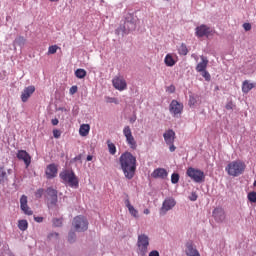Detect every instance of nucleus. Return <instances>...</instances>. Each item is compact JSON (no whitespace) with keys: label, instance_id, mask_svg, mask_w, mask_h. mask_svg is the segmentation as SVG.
Listing matches in <instances>:
<instances>
[{"label":"nucleus","instance_id":"nucleus-1","mask_svg":"<svg viewBox=\"0 0 256 256\" xmlns=\"http://www.w3.org/2000/svg\"><path fill=\"white\" fill-rule=\"evenodd\" d=\"M120 168L126 179H133L137 171V158L131 152H124L119 157Z\"/></svg>","mask_w":256,"mask_h":256},{"label":"nucleus","instance_id":"nucleus-2","mask_svg":"<svg viewBox=\"0 0 256 256\" xmlns=\"http://www.w3.org/2000/svg\"><path fill=\"white\" fill-rule=\"evenodd\" d=\"M59 177L64 185H68L72 189H79V178L73 170H64L60 172Z\"/></svg>","mask_w":256,"mask_h":256},{"label":"nucleus","instance_id":"nucleus-3","mask_svg":"<svg viewBox=\"0 0 256 256\" xmlns=\"http://www.w3.org/2000/svg\"><path fill=\"white\" fill-rule=\"evenodd\" d=\"M247 165H245V162L241 160H236L230 162L226 168L225 171L230 175L231 177H239V175H243L245 173Z\"/></svg>","mask_w":256,"mask_h":256},{"label":"nucleus","instance_id":"nucleus-4","mask_svg":"<svg viewBox=\"0 0 256 256\" xmlns=\"http://www.w3.org/2000/svg\"><path fill=\"white\" fill-rule=\"evenodd\" d=\"M137 28V20L133 17V14H128L124 22V26L116 30V33L120 34L121 31L124 35H127L130 31H135Z\"/></svg>","mask_w":256,"mask_h":256},{"label":"nucleus","instance_id":"nucleus-5","mask_svg":"<svg viewBox=\"0 0 256 256\" xmlns=\"http://www.w3.org/2000/svg\"><path fill=\"white\" fill-rule=\"evenodd\" d=\"M72 226L78 233H83V231H87V229H89V221H87L85 216L79 215L74 217Z\"/></svg>","mask_w":256,"mask_h":256},{"label":"nucleus","instance_id":"nucleus-6","mask_svg":"<svg viewBox=\"0 0 256 256\" xmlns=\"http://www.w3.org/2000/svg\"><path fill=\"white\" fill-rule=\"evenodd\" d=\"M138 255L145 256L149 251V236L141 234L137 241Z\"/></svg>","mask_w":256,"mask_h":256},{"label":"nucleus","instance_id":"nucleus-7","mask_svg":"<svg viewBox=\"0 0 256 256\" xmlns=\"http://www.w3.org/2000/svg\"><path fill=\"white\" fill-rule=\"evenodd\" d=\"M186 174L190 179H193L195 183H202V181H205V173L199 169L189 167Z\"/></svg>","mask_w":256,"mask_h":256},{"label":"nucleus","instance_id":"nucleus-8","mask_svg":"<svg viewBox=\"0 0 256 256\" xmlns=\"http://www.w3.org/2000/svg\"><path fill=\"white\" fill-rule=\"evenodd\" d=\"M123 135L126 139L127 145L130 147V149H137V140H135V137L133 136V132L131 131V127L125 126L123 128Z\"/></svg>","mask_w":256,"mask_h":256},{"label":"nucleus","instance_id":"nucleus-9","mask_svg":"<svg viewBox=\"0 0 256 256\" xmlns=\"http://www.w3.org/2000/svg\"><path fill=\"white\" fill-rule=\"evenodd\" d=\"M164 141L166 143V145L169 146V151L171 153H174V151L177 149V147H175V131L169 129L167 130L164 134Z\"/></svg>","mask_w":256,"mask_h":256},{"label":"nucleus","instance_id":"nucleus-10","mask_svg":"<svg viewBox=\"0 0 256 256\" xmlns=\"http://www.w3.org/2000/svg\"><path fill=\"white\" fill-rule=\"evenodd\" d=\"M215 34V30L211 29V27L202 24L196 27L195 35L196 37H211V35Z\"/></svg>","mask_w":256,"mask_h":256},{"label":"nucleus","instance_id":"nucleus-11","mask_svg":"<svg viewBox=\"0 0 256 256\" xmlns=\"http://www.w3.org/2000/svg\"><path fill=\"white\" fill-rule=\"evenodd\" d=\"M112 85L117 91H125L127 89V81L123 76H115L112 79Z\"/></svg>","mask_w":256,"mask_h":256},{"label":"nucleus","instance_id":"nucleus-12","mask_svg":"<svg viewBox=\"0 0 256 256\" xmlns=\"http://www.w3.org/2000/svg\"><path fill=\"white\" fill-rule=\"evenodd\" d=\"M175 205H177L175 199L166 198L162 203V207L160 208V215H167V212L171 211Z\"/></svg>","mask_w":256,"mask_h":256},{"label":"nucleus","instance_id":"nucleus-13","mask_svg":"<svg viewBox=\"0 0 256 256\" xmlns=\"http://www.w3.org/2000/svg\"><path fill=\"white\" fill-rule=\"evenodd\" d=\"M169 111L171 115L177 117L178 115H181V113H183V104L179 103V101L177 100H172L169 105Z\"/></svg>","mask_w":256,"mask_h":256},{"label":"nucleus","instance_id":"nucleus-14","mask_svg":"<svg viewBox=\"0 0 256 256\" xmlns=\"http://www.w3.org/2000/svg\"><path fill=\"white\" fill-rule=\"evenodd\" d=\"M33 93H35V86L30 85L25 87L20 95L22 103H27L31 95H33Z\"/></svg>","mask_w":256,"mask_h":256},{"label":"nucleus","instance_id":"nucleus-15","mask_svg":"<svg viewBox=\"0 0 256 256\" xmlns=\"http://www.w3.org/2000/svg\"><path fill=\"white\" fill-rule=\"evenodd\" d=\"M16 157L19 159V161L24 162L26 169L29 168V165H31V155H29L27 151L18 150Z\"/></svg>","mask_w":256,"mask_h":256},{"label":"nucleus","instance_id":"nucleus-16","mask_svg":"<svg viewBox=\"0 0 256 256\" xmlns=\"http://www.w3.org/2000/svg\"><path fill=\"white\" fill-rule=\"evenodd\" d=\"M58 171H59V168L57 167V165L55 163L49 164L45 170L46 178L47 179H55V177H57Z\"/></svg>","mask_w":256,"mask_h":256},{"label":"nucleus","instance_id":"nucleus-17","mask_svg":"<svg viewBox=\"0 0 256 256\" xmlns=\"http://www.w3.org/2000/svg\"><path fill=\"white\" fill-rule=\"evenodd\" d=\"M185 254L187 256H201V254L199 253V250H197V248H195V246H193V242L189 241L185 244Z\"/></svg>","mask_w":256,"mask_h":256},{"label":"nucleus","instance_id":"nucleus-18","mask_svg":"<svg viewBox=\"0 0 256 256\" xmlns=\"http://www.w3.org/2000/svg\"><path fill=\"white\" fill-rule=\"evenodd\" d=\"M20 209L23 211L25 215H33L31 208L27 205V196L22 195L20 198Z\"/></svg>","mask_w":256,"mask_h":256},{"label":"nucleus","instance_id":"nucleus-19","mask_svg":"<svg viewBox=\"0 0 256 256\" xmlns=\"http://www.w3.org/2000/svg\"><path fill=\"white\" fill-rule=\"evenodd\" d=\"M168 175L169 173L165 168H157L151 174L153 179H165Z\"/></svg>","mask_w":256,"mask_h":256},{"label":"nucleus","instance_id":"nucleus-20","mask_svg":"<svg viewBox=\"0 0 256 256\" xmlns=\"http://www.w3.org/2000/svg\"><path fill=\"white\" fill-rule=\"evenodd\" d=\"M212 215L217 223H223L225 220V210L223 208L214 209Z\"/></svg>","mask_w":256,"mask_h":256},{"label":"nucleus","instance_id":"nucleus-21","mask_svg":"<svg viewBox=\"0 0 256 256\" xmlns=\"http://www.w3.org/2000/svg\"><path fill=\"white\" fill-rule=\"evenodd\" d=\"M201 62H199L196 66L197 73H202L203 71H207V65H209V60L205 56H201Z\"/></svg>","mask_w":256,"mask_h":256},{"label":"nucleus","instance_id":"nucleus-22","mask_svg":"<svg viewBox=\"0 0 256 256\" xmlns=\"http://www.w3.org/2000/svg\"><path fill=\"white\" fill-rule=\"evenodd\" d=\"M46 193L48 197H50V205H57V190L53 189L52 187L47 188Z\"/></svg>","mask_w":256,"mask_h":256},{"label":"nucleus","instance_id":"nucleus-23","mask_svg":"<svg viewBox=\"0 0 256 256\" xmlns=\"http://www.w3.org/2000/svg\"><path fill=\"white\" fill-rule=\"evenodd\" d=\"M130 215H132V217H135L136 219L139 217V211H137V209H135V207H133V205H131V201L129 200V198H127L124 201Z\"/></svg>","mask_w":256,"mask_h":256},{"label":"nucleus","instance_id":"nucleus-24","mask_svg":"<svg viewBox=\"0 0 256 256\" xmlns=\"http://www.w3.org/2000/svg\"><path fill=\"white\" fill-rule=\"evenodd\" d=\"M89 131H91V126L89 124H82L79 129V135L81 137H87Z\"/></svg>","mask_w":256,"mask_h":256},{"label":"nucleus","instance_id":"nucleus-25","mask_svg":"<svg viewBox=\"0 0 256 256\" xmlns=\"http://www.w3.org/2000/svg\"><path fill=\"white\" fill-rule=\"evenodd\" d=\"M164 63L166 67H173L177 61L173 58V55L167 54L164 58Z\"/></svg>","mask_w":256,"mask_h":256},{"label":"nucleus","instance_id":"nucleus-26","mask_svg":"<svg viewBox=\"0 0 256 256\" xmlns=\"http://www.w3.org/2000/svg\"><path fill=\"white\" fill-rule=\"evenodd\" d=\"M25 43H27V39H25V37L23 36H18L13 41V46L15 47L16 45H18V47H24Z\"/></svg>","mask_w":256,"mask_h":256},{"label":"nucleus","instance_id":"nucleus-27","mask_svg":"<svg viewBox=\"0 0 256 256\" xmlns=\"http://www.w3.org/2000/svg\"><path fill=\"white\" fill-rule=\"evenodd\" d=\"M254 87H255V84L249 83V80H245L242 84V91L244 93H249V91H251V89H253Z\"/></svg>","mask_w":256,"mask_h":256},{"label":"nucleus","instance_id":"nucleus-28","mask_svg":"<svg viewBox=\"0 0 256 256\" xmlns=\"http://www.w3.org/2000/svg\"><path fill=\"white\" fill-rule=\"evenodd\" d=\"M18 229H20V231H27V229H29V222H27V220H19Z\"/></svg>","mask_w":256,"mask_h":256},{"label":"nucleus","instance_id":"nucleus-29","mask_svg":"<svg viewBox=\"0 0 256 256\" xmlns=\"http://www.w3.org/2000/svg\"><path fill=\"white\" fill-rule=\"evenodd\" d=\"M75 75L78 79H85V77H87V71H85V69H77L75 71Z\"/></svg>","mask_w":256,"mask_h":256},{"label":"nucleus","instance_id":"nucleus-30","mask_svg":"<svg viewBox=\"0 0 256 256\" xmlns=\"http://www.w3.org/2000/svg\"><path fill=\"white\" fill-rule=\"evenodd\" d=\"M178 53L179 55H187V53H189V49L187 48V45H185V43H182L179 47H178Z\"/></svg>","mask_w":256,"mask_h":256},{"label":"nucleus","instance_id":"nucleus-31","mask_svg":"<svg viewBox=\"0 0 256 256\" xmlns=\"http://www.w3.org/2000/svg\"><path fill=\"white\" fill-rule=\"evenodd\" d=\"M197 101H199V96L190 95L189 96V106L195 107L197 105Z\"/></svg>","mask_w":256,"mask_h":256},{"label":"nucleus","instance_id":"nucleus-32","mask_svg":"<svg viewBox=\"0 0 256 256\" xmlns=\"http://www.w3.org/2000/svg\"><path fill=\"white\" fill-rule=\"evenodd\" d=\"M7 181V172L4 167H0V183Z\"/></svg>","mask_w":256,"mask_h":256},{"label":"nucleus","instance_id":"nucleus-33","mask_svg":"<svg viewBox=\"0 0 256 256\" xmlns=\"http://www.w3.org/2000/svg\"><path fill=\"white\" fill-rule=\"evenodd\" d=\"M107 143L110 155H115V153H117V147L115 144L111 143V141H108Z\"/></svg>","mask_w":256,"mask_h":256},{"label":"nucleus","instance_id":"nucleus-34","mask_svg":"<svg viewBox=\"0 0 256 256\" xmlns=\"http://www.w3.org/2000/svg\"><path fill=\"white\" fill-rule=\"evenodd\" d=\"M57 49H59V46L57 45L49 46L48 55H55V53H57Z\"/></svg>","mask_w":256,"mask_h":256},{"label":"nucleus","instance_id":"nucleus-35","mask_svg":"<svg viewBox=\"0 0 256 256\" xmlns=\"http://www.w3.org/2000/svg\"><path fill=\"white\" fill-rule=\"evenodd\" d=\"M52 223H53L54 227H61L63 225V219L54 218Z\"/></svg>","mask_w":256,"mask_h":256},{"label":"nucleus","instance_id":"nucleus-36","mask_svg":"<svg viewBox=\"0 0 256 256\" xmlns=\"http://www.w3.org/2000/svg\"><path fill=\"white\" fill-rule=\"evenodd\" d=\"M248 200L250 203H256V192H250L248 194Z\"/></svg>","mask_w":256,"mask_h":256},{"label":"nucleus","instance_id":"nucleus-37","mask_svg":"<svg viewBox=\"0 0 256 256\" xmlns=\"http://www.w3.org/2000/svg\"><path fill=\"white\" fill-rule=\"evenodd\" d=\"M171 183H173L174 185L179 183V174L173 173L171 175Z\"/></svg>","mask_w":256,"mask_h":256},{"label":"nucleus","instance_id":"nucleus-38","mask_svg":"<svg viewBox=\"0 0 256 256\" xmlns=\"http://www.w3.org/2000/svg\"><path fill=\"white\" fill-rule=\"evenodd\" d=\"M43 193H45V190H43V188H40V189H38V190L36 191L35 197H36L37 199H41V197H43Z\"/></svg>","mask_w":256,"mask_h":256},{"label":"nucleus","instance_id":"nucleus-39","mask_svg":"<svg viewBox=\"0 0 256 256\" xmlns=\"http://www.w3.org/2000/svg\"><path fill=\"white\" fill-rule=\"evenodd\" d=\"M202 77H204L206 81H211V74H209L207 70L202 71Z\"/></svg>","mask_w":256,"mask_h":256},{"label":"nucleus","instance_id":"nucleus-40","mask_svg":"<svg viewBox=\"0 0 256 256\" xmlns=\"http://www.w3.org/2000/svg\"><path fill=\"white\" fill-rule=\"evenodd\" d=\"M53 136H54L55 139H59V137H61V130L54 129L53 130Z\"/></svg>","mask_w":256,"mask_h":256},{"label":"nucleus","instance_id":"nucleus-41","mask_svg":"<svg viewBox=\"0 0 256 256\" xmlns=\"http://www.w3.org/2000/svg\"><path fill=\"white\" fill-rule=\"evenodd\" d=\"M75 237H76L75 232H70L68 235V241L70 243H73V241H75Z\"/></svg>","mask_w":256,"mask_h":256},{"label":"nucleus","instance_id":"nucleus-42","mask_svg":"<svg viewBox=\"0 0 256 256\" xmlns=\"http://www.w3.org/2000/svg\"><path fill=\"white\" fill-rule=\"evenodd\" d=\"M77 91H78L77 86H72L69 90V93H70V95H75V93H77Z\"/></svg>","mask_w":256,"mask_h":256},{"label":"nucleus","instance_id":"nucleus-43","mask_svg":"<svg viewBox=\"0 0 256 256\" xmlns=\"http://www.w3.org/2000/svg\"><path fill=\"white\" fill-rule=\"evenodd\" d=\"M243 29L245 31H251V24L250 23H244L243 24Z\"/></svg>","mask_w":256,"mask_h":256},{"label":"nucleus","instance_id":"nucleus-44","mask_svg":"<svg viewBox=\"0 0 256 256\" xmlns=\"http://www.w3.org/2000/svg\"><path fill=\"white\" fill-rule=\"evenodd\" d=\"M53 237H56V239H58L59 238V233L54 232V233H51V234L48 235L49 239H53Z\"/></svg>","mask_w":256,"mask_h":256},{"label":"nucleus","instance_id":"nucleus-45","mask_svg":"<svg viewBox=\"0 0 256 256\" xmlns=\"http://www.w3.org/2000/svg\"><path fill=\"white\" fill-rule=\"evenodd\" d=\"M34 221H36V223H43V217H41V216H35V217H34Z\"/></svg>","mask_w":256,"mask_h":256},{"label":"nucleus","instance_id":"nucleus-46","mask_svg":"<svg viewBox=\"0 0 256 256\" xmlns=\"http://www.w3.org/2000/svg\"><path fill=\"white\" fill-rule=\"evenodd\" d=\"M190 201H197V194L195 192L191 194Z\"/></svg>","mask_w":256,"mask_h":256},{"label":"nucleus","instance_id":"nucleus-47","mask_svg":"<svg viewBox=\"0 0 256 256\" xmlns=\"http://www.w3.org/2000/svg\"><path fill=\"white\" fill-rule=\"evenodd\" d=\"M149 256H159V251L153 250L149 253Z\"/></svg>","mask_w":256,"mask_h":256},{"label":"nucleus","instance_id":"nucleus-48","mask_svg":"<svg viewBox=\"0 0 256 256\" xmlns=\"http://www.w3.org/2000/svg\"><path fill=\"white\" fill-rule=\"evenodd\" d=\"M226 109L227 111H231V109H233V103L229 102L228 104H226Z\"/></svg>","mask_w":256,"mask_h":256},{"label":"nucleus","instance_id":"nucleus-49","mask_svg":"<svg viewBox=\"0 0 256 256\" xmlns=\"http://www.w3.org/2000/svg\"><path fill=\"white\" fill-rule=\"evenodd\" d=\"M109 103H115V105H118L119 101L116 98H110Z\"/></svg>","mask_w":256,"mask_h":256},{"label":"nucleus","instance_id":"nucleus-50","mask_svg":"<svg viewBox=\"0 0 256 256\" xmlns=\"http://www.w3.org/2000/svg\"><path fill=\"white\" fill-rule=\"evenodd\" d=\"M52 125H59V120L57 118L51 120Z\"/></svg>","mask_w":256,"mask_h":256},{"label":"nucleus","instance_id":"nucleus-51","mask_svg":"<svg viewBox=\"0 0 256 256\" xmlns=\"http://www.w3.org/2000/svg\"><path fill=\"white\" fill-rule=\"evenodd\" d=\"M87 161H93V156L92 155H88L86 158Z\"/></svg>","mask_w":256,"mask_h":256},{"label":"nucleus","instance_id":"nucleus-52","mask_svg":"<svg viewBox=\"0 0 256 256\" xmlns=\"http://www.w3.org/2000/svg\"><path fill=\"white\" fill-rule=\"evenodd\" d=\"M149 213H151V211L149 209H144V215H149Z\"/></svg>","mask_w":256,"mask_h":256},{"label":"nucleus","instance_id":"nucleus-53","mask_svg":"<svg viewBox=\"0 0 256 256\" xmlns=\"http://www.w3.org/2000/svg\"><path fill=\"white\" fill-rule=\"evenodd\" d=\"M51 3H57L59 0H49Z\"/></svg>","mask_w":256,"mask_h":256},{"label":"nucleus","instance_id":"nucleus-54","mask_svg":"<svg viewBox=\"0 0 256 256\" xmlns=\"http://www.w3.org/2000/svg\"><path fill=\"white\" fill-rule=\"evenodd\" d=\"M59 111H67L65 108H59Z\"/></svg>","mask_w":256,"mask_h":256},{"label":"nucleus","instance_id":"nucleus-55","mask_svg":"<svg viewBox=\"0 0 256 256\" xmlns=\"http://www.w3.org/2000/svg\"><path fill=\"white\" fill-rule=\"evenodd\" d=\"M173 91H175V87L172 86V90H171V93H173Z\"/></svg>","mask_w":256,"mask_h":256},{"label":"nucleus","instance_id":"nucleus-56","mask_svg":"<svg viewBox=\"0 0 256 256\" xmlns=\"http://www.w3.org/2000/svg\"><path fill=\"white\" fill-rule=\"evenodd\" d=\"M8 174L11 175V169H8Z\"/></svg>","mask_w":256,"mask_h":256}]
</instances>
